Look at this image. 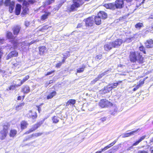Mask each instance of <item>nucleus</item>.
<instances>
[{
	"instance_id": "nucleus-1",
	"label": "nucleus",
	"mask_w": 153,
	"mask_h": 153,
	"mask_svg": "<svg viewBox=\"0 0 153 153\" xmlns=\"http://www.w3.org/2000/svg\"><path fill=\"white\" fill-rule=\"evenodd\" d=\"M129 58L130 61L131 63H135L136 62L139 64H142L144 62V58L140 53H138L137 54L136 52L131 51L130 52Z\"/></svg>"
},
{
	"instance_id": "nucleus-2",
	"label": "nucleus",
	"mask_w": 153,
	"mask_h": 153,
	"mask_svg": "<svg viewBox=\"0 0 153 153\" xmlns=\"http://www.w3.org/2000/svg\"><path fill=\"white\" fill-rule=\"evenodd\" d=\"M90 0H72V3L67 8L69 12L76 11L84 3V1H88Z\"/></svg>"
},
{
	"instance_id": "nucleus-3",
	"label": "nucleus",
	"mask_w": 153,
	"mask_h": 153,
	"mask_svg": "<svg viewBox=\"0 0 153 153\" xmlns=\"http://www.w3.org/2000/svg\"><path fill=\"white\" fill-rule=\"evenodd\" d=\"M10 125L8 123L4 124L2 125V128L0 130V139L4 140L7 137L8 132Z\"/></svg>"
},
{
	"instance_id": "nucleus-4",
	"label": "nucleus",
	"mask_w": 153,
	"mask_h": 153,
	"mask_svg": "<svg viewBox=\"0 0 153 153\" xmlns=\"http://www.w3.org/2000/svg\"><path fill=\"white\" fill-rule=\"evenodd\" d=\"M99 105L101 108H104L112 106L113 104L112 102L106 99H102L100 100Z\"/></svg>"
},
{
	"instance_id": "nucleus-5",
	"label": "nucleus",
	"mask_w": 153,
	"mask_h": 153,
	"mask_svg": "<svg viewBox=\"0 0 153 153\" xmlns=\"http://www.w3.org/2000/svg\"><path fill=\"white\" fill-rule=\"evenodd\" d=\"M4 4L5 6L8 7L9 11L10 13H12L15 7V1H11V0H5Z\"/></svg>"
},
{
	"instance_id": "nucleus-6",
	"label": "nucleus",
	"mask_w": 153,
	"mask_h": 153,
	"mask_svg": "<svg viewBox=\"0 0 153 153\" xmlns=\"http://www.w3.org/2000/svg\"><path fill=\"white\" fill-rule=\"evenodd\" d=\"M111 42L113 48H117L120 46L124 42L122 39L118 38Z\"/></svg>"
},
{
	"instance_id": "nucleus-7",
	"label": "nucleus",
	"mask_w": 153,
	"mask_h": 153,
	"mask_svg": "<svg viewBox=\"0 0 153 153\" xmlns=\"http://www.w3.org/2000/svg\"><path fill=\"white\" fill-rule=\"evenodd\" d=\"M86 27H91L94 25V21L92 17H89L84 20Z\"/></svg>"
},
{
	"instance_id": "nucleus-8",
	"label": "nucleus",
	"mask_w": 153,
	"mask_h": 153,
	"mask_svg": "<svg viewBox=\"0 0 153 153\" xmlns=\"http://www.w3.org/2000/svg\"><path fill=\"white\" fill-rule=\"evenodd\" d=\"M41 125L40 123H36L34 124L32 128H30L28 131H26L25 133L24 134H27L32 132L36 130L38 128H39Z\"/></svg>"
},
{
	"instance_id": "nucleus-9",
	"label": "nucleus",
	"mask_w": 153,
	"mask_h": 153,
	"mask_svg": "<svg viewBox=\"0 0 153 153\" xmlns=\"http://www.w3.org/2000/svg\"><path fill=\"white\" fill-rule=\"evenodd\" d=\"M114 4L116 9H121L124 6V0H116Z\"/></svg>"
},
{
	"instance_id": "nucleus-10",
	"label": "nucleus",
	"mask_w": 153,
	"mask_h": 153,
	"mask_svg": "<svg viewBox=\"0 0 153 153\" xmlns=\"http://www.w3.org/2000/svg\"><path fill=\"white\" fill-rule=\"evenodd\" d=\"M37 116L36 111L32 110H29L28 113L27 114V116L28 118H31L33 120L36 119Z\"/></svg>"
},
{
	"instance_id": "nucleus-11",
	"label": "nucleus",
	"mask_w": 153,
	"mask_h": 153,
	"mask_svg": "<svg viewBox=\"0 0 153 153\" xmlns=\"http://www.w3.org/2000/svg\"><path fill=\"white\" fill-rule=\"evenodd\" d=\"M144 44L146 48H153V39H149L146 40Z\"/></svg>"
},
{
	"instance_id": "nucleus-12",
	"label": "nucleus",
	"mask_w": 153,
	"mask_h": 153,
	"mask_svg": "<svg viewBox=\"0 0 153 153\" xmlns=\"http://www.w3.org/2000/svg\"><path fill=\"white\" fill-rule=\"evenodd\" d=\"M103 6L107 9H108L112 10H114L116 9L114 2L105 3L103 5Z\"/></svg>"
},
{
	"instance_id": "nucleus-13",
	"label": "nucleus",
	"mask_w": 153,
	"mask_h": 153,
	"mask_svg": "<svg viewBox=\"0 0 153 153\" xmlns=\"http://www.w3.org/2000/svg\"><path fill=\"white\" fill-rule=\"evenodd\" d=\"M21 29V27L19 25H16L13 27L12 29L13 35L17 36L19 33Z\"/></svg>"
},
{
	"instance_id": "nucleus-14",
	"label": "nucleus",
	"mask_w": 153,
	"mask_h": 153,
	"mask_svg": "<svg viewBox=\"0 0 153 153\" xmlns=\"http://www.w3.org/2000/svg\"><path fill=\"white\" fill-rule=\"evenodd\" d=\"M18 55V53L16 51L14 50L10 52L7 55L6 59L8 60L13 57H17Z\"/></svg>"
},
{
	"instance_id": "nucleus-15",
	"label": "nucleus",
	"mask_w": 153,
	"mask_h": 153,
	"mask_svg": "<svg viewBox=\"0 0 153 153\" xmlns=\"http://www.w3.org/2000/svg\"><path fill=\"white\" fill-rule=\"evenodd\" d=\"M27 122L25 120H22L21 121L20 123V126L22 130H23L27 127L28 126Z\"/></svg>"
},
{
	"instance_id": "nucleus-16",
	"label": "nucleus",
	"mask_w": 153,
	"mask_h": 153,
	"mask_svg": "<svg viewBox=\"0 0 153 153\" xmlns=\"http://www.w3.org/2000/svg\"><path fill=\"white\" fill-rule=\"evenodd\" d=\"M21 91L24 94H27L30 91V87L27 85H24L22 88Z\"/></svg>"
},
{
	"instance_id": "nucleus-17",
	"label": "nucleus",
	"mask_w": 153,
	"mask_h": 153,
	"mask_svg": "<svg viewBox=\"0 0 153 153\" xmlns=\"http://www.w3.org/2000/svg\"><path fill=\"white\" fill-rule=\"evenodd\" d=\"M104 49L106 51H108L113 48L112 42H111L105 44L104 46Z\"/></svg>"
},
{
	"instance_id": "nucleus-18",
	"label": "nucleus",
	"mask_w": 153,
	"mask_h": 153,
	"mask_svg": "<svg viewBox=\"0 0 153 153\" xmlns=\"http://www.w3.org/2000/svg\"><path fill=\"white\" fill-rule=\"evenodd\" d=\"M44 14H42L41 16L40 19L42 20H45L48 18L49 16L51 14V13L45 11Z\"/></svg>"
},
{
	"instance_id": "nucleus-19",
	"label": "nucleus",
	"mask_w": 153,
	"mask_h": 153,
	"mask_svg": "<svg viewBox=\"0 0 153 153\" xmlns=\"http://www.w3.org/2000/svg\"><path fill=\"white\" fill-rule=\"evenodd\" d=\"M106 71H105L103 73L99 74L96 78L94 79L92 81V83H95L97 81L99 80L100 79H101L103 76H105L106 74Z\"/></svg>"
},
{
	"instance_id": "nucleus-20",
	"label": "nucleus",
	"mask_w": 153,
	"mask_h": 153,
	"mask_svg": "<svg viewBox=\"0 0 153 153\" xmlns=\"http://www.w3.org/2000/svg\"><path fill=\"white\" fill-rule=\"evenodd\" d=\"M94 21L95 24L97 25H100L102 23L101 18L98 15L95 16Z\"/></svg>"
},
{
	"instance_id": "nucleus-21",
	"label": "nucleus",
	"mask_w": 153,
	"mask_h": 153,
	"mask_svg": "<svg viewBox=\"0 0 153 153\" xmlns=\"http://www.w3.org/2000/svg\"><path fill=\"white\" fill-rule=\"evenodd\" d=\"M6 37L9 39L14 40L15 39L14 36L12 33L9 31H7L6 33Z\"/></svg>"
},
{
	"instance_id": "nucleus-22",
	"label": "nucleus",
	"mask_w": 153,
	"mask_h": 153,
	"mask_svg": "<svg viewBox=\"0 0 153 153\" xmlns=\"http://www.w3.org/2000/svg\"><path fill=\"white\" fill-rule=\"evenodd\" d=\"M43 134V132H38L37 133H33L31 134L30 136L28 137L27 139H26L25 140H28L30 139L31 138L34 137H37L40 136H41Z\"/></svg>"
},
{
	"instance_id": "nucleus-23",
	"label": "nucleus",
	"mask_w": 153,
	"mask_h": 153,
	"mask_svg": "<svg viewBox=\"0 0 153 153\" xmlns=\"http://www.w3.org/2000/svg\"><path fill=\"white\" fill-rule=\"evenodd\" d=\"M56 94V92L55 91H53L51 92H50L47 96L46 98L47 100L51 99L54 97L55 96Z\"/></svg>"
},
{
	"instance_id": "nucleus-24",
	"label": "nucleus",
	"mask_w": 153,
	"mask_h": 153,
	"mask_svg": "<svg viewBox=\"0 0 153 153\" xmlns=\"http://www.w3.org/2000/svg\"><path fill=\"white\" fill-rule=\"evenodd\" d=\"M39 54L42 55L44 54L45 53L46 51V48L45 46H42L39 48Z\"/></svg>"
},
{
	"instance_id": "nucleus-25",
	"label": "nucleus",
	"mask_w": 153,
	"mask_h": 153,
	"mask_svg": "<svg viewBox=\"0 0 153 153\" xmlns=\"http://www.w3.org/2000/svg\"><path fill=\"white\" fill-rule=\"evenodd\" d=\"M21 9V5L19 4H17L16 5L15 10V14L18 16L20 14Z\"/></svg>"
},
{
	"instance_id": "nucleus-26",
	"label": "nucleus",
	"mask_w": 153,
	"mask_h": 153,
	"mask_svg": "<svg viewBox=\"0 0 153 153\" xmlns=\"http://www.w3.org/2000/svg\"><path fill=\"white\" fill-rule=\"evenodd\" d=\"M97 15L102 19H105L107 18V14L105 12L100 11L98 13Z\"/></svg>"
},
{
	"instance_id": "nucleus-27",
	"label": "nucleus",
	"mask_w": 153,
	"mask_h": 153,
	"mask_svg": "<svg viewBox=\"0 0 153 153\" xmlns=\"http://www.w3.org/2000/svg\"><path fill=\"white\" fill-rule=\"evenodd\" d=\"M22 9L21 15H22V16H24L26 15L29 12V9L27 7H23Z\"/></svg>"
},
{
	"instance_id": "nucleus-28",
	"label": "nucleus",
	"mask_w": 153,
	"mask_h": 153,
	"mask_svg": "<svg viewBox=\"0 0 153 153\" xmlns=\"http://www.w3.org/2000/svg\"><path fill=\"white\" fill-rule=\"evenodd\" d=\"M30 78V76L29 75L26 76L22 80L20 79H19L18 80L20 81V82L19 84V85L21 86L25 82L28 80Z\"/></svg>"
},
{
	"instance_id": "nucleus-29",
	"label": "nucleus",
	"mask_w": 153,
	"mask_h": 153,
	"mask_svg": "<svg viewBox=\"0 0 153 153\" xmlns=\"http://www.w3.org/2000/svg\"><path fill=\"white\" fill-rule=\"evenodd\" d=\"M17 133V131L14 129H11L9 133V135L10 137H14Z\"/></svg>"
},
{
	"instance_id": "nucleus-30",
	"label": "nucleus",
	"mask_w": 153,
	"mask_h": 153,
	"mask_svg": "<svg viewBox=\"0 0 153 153\" xmlns=\"http://www.w3.org/2000/svg\"><path fill=\"white\" fill-rule=\"evenodd\" d=\"M122 82V81H119L117 82L114 83L112 85L109 87V88H111V90L113 88H116L118 85Z\"/></svg>"
},
{
	"instance_id": "nucleus-31",
	"label": "nucleus",
	"mask_w": 153,
	"mask_h": 153,
	"mask_svg": "<svg viewBox=\"0 0 153 153\" xmlns=\"http://www.w3.org/2000/svg\"><path fill=\"white\" fill-rule=\"evenodd\" d=\"M70 51H67L65 53L63 54V57L62 60L65 62L66 59L70 56Z\"/></svg>"
},
{
	"instance_id": "nucleus-32",
	"label": "nucleus",
	"mask_w": 153,
	"mask_h": 153,
	"mask_svg": "<svg viewBox=\"0 0 153 153\" xmlns=\"http://www.w3.org/2000/svg\"><path fill=\"white\" fill-rule=\"evenodd\" d=\"M25 103L24 102L19 103V105L16 106V110L19 111L25 105Z\"/></svg>"
},
{
	"instance_id": "nucleus-33",
	"label": "nucleus",
	"mask_w": 153,
	"mask_h": 153,
	"mask_svg": "<svg viewBox=\"0 0 153 153\" xmlns=\"http://www.w3.org/2000/svg\"><path fill=\"white\" fill-rule=\"evenodd\" d=\"M20 44H21V46L23 45L24 46H25L26 45L25 44V42H22L21 43H18V42L17 41H15L13 42V45H14V47L15 48H17L18 47V45Z\"/></svg>"
},
{
	"instance_id": "nucleus-34",
	"label": "nucleus",
	"mask_w": 153,
	"mask_h": 153,
	"mask_svg": "<svg viewBox=\"0 0 153 153\" xmlns=\"http://www.w3.org/2000/svg\"><path fill=\"white\" fill-rule=\"evenodd\" d=\"M52 120L53 123L54 124L57 123L59 121V117L54 116L52 117Z\"/></svg>"
},
{
	"instance_id": "nucleus-35",
	"label": "nucleus",
	"mask_w": 153,
	"mask_h": 153,
	"mask_svg": "<svg viewBox=\"0 0 153 153\" xmlns=\"http://www.w3.org/2000/svg\"><path fill=\"white\" fill-rule=\"evenodd\" d=\"M51 26H48V25H45L43 26L41 28L39 29V31L45 32V30H48L49 28H51Z\"/></svg>"
},
{
	"instance_id": "nucleus-36",
	"label": "nucleus",
	"mask_w": 153,
	"mask_h": 153,
	"mask_svg": "<svg viewBox=\"0 0 153 153\" xmlns=\"http://www.w3.org/2000/svg\"><path fill=\"white\" fill-rule=\"evenodd\" d=\"M76 100L74 99H70L66 102V105L68 106L69 105H73L76 103Z\"/></svg>"
},
{
	"instance_id": "nucleus-37",
	"label": "nucleus",
	"mask_w": 153,
	"mask_h": 153,
	"mask_svg": "<svg viewBox=\"0 0 153 153\" xmlns=\"http://www.w3.org/2000/svg\"><path fill=\"white\" fill-rule=\"evenodd\" d=\"M19 84L17 85H10L8 88L7 89V91H10L14 90L16 87H19L20 86L19 85Z\"/></svg>"
},
{
	"instance_id": "nucleus-38",
	"label": "nucleus",
	"mask_w": 153,
	"mask_h": 153,
	"mask_svg": "<svg viewBox=\"0 0 153 153\" xmlns=\"http://www.w3.org/2000/svg\"><path fill=\"white\" fill-rule=\"evenodd\" d=\"M85 68V66L84 65H82L81 68H79L77 70V72L78 73H81L83 72Z\"/></svg>"
},
{
	"instance_id": "nucleus-39",
	"label": "nucleus",
	"mask_w": 153,
	"mask_h": 153,
	"mask_svg": "<svg viewBox=\"0 0 153 153\" xmlns=\"http://www.w3.org/2000/svg\"><path fill=\"white\" fill-rule=\"evenodd\" d=\"M139 49L140 51L142 52L144 54L146 53L145 48L143 45L140 46Z\"/></svg>"
},
{
	"instance_id": "nucleus-40",
	"label": "nucleus",
	"mask_w": 153,
	"mask_h": 153,
	"mask_svg": "<svg viewBox=\"0 0 153 153\" xmlns=\"http://www.w3.org/2000/svg\"><path fill=\"white\" fill-rule=\"evenodd\" d=\"M143 26V24L142 23L139 22L137 23L135 25V27L136 28H140Z\"/></svg>"
},
{
	"instance_id": "nucleus-41",
	"label": "nucleus",
	"mask_w": 153,
	"mask_h": 153,
	"mask_svg": "<svg viewBox=\"0 0 153 153\" xmlns=\"http://www.w3.org/2000/svg\"><path fill=\"white\" fill-rule=\"evenodd\" d=\"M147 78H144L143 80H140L139 82V84L137 85L139 87H141L144 83L145 81L146 80Z\"/></svg>"
},
{
	"instance_id": "nucleus-42",
	"label": "nucleus",
	"mask_w": 153,
	"mask_h": 153,
	"mask_svg": "<svg viewBox=\"0 0 153 153\" xmlns=\"http://www.w3.org/2000/svg\"><path fill=\"white\" fill-rule=\"evenodd\" d=\"M65 62L63 61L62 60L61 62H59L56 63L55 65V67L57 68H60L62 66V65Z\"/></svg>"
},
{
	"instance_id": "nucleus-43",
	"label": "nucleus",
	"mask_w": 153,
	"mask_h": 153,
	"mask_svg": "<svg viewBox=\"0 0 153 153\" xmlns=\"http://www.w3.org/2000/svg\"><path fill=\"white\" fill-rule=\"evenodd\" d=\"M54 2V0H46V4L47 5H49Z\"/></svg>"
},
{
	"instance_id": "nucleus-44",
	"label": "nucleus",
	"mask_w": 153,
	"mask_h": 153,
	"mask_svg": "<svg viewBox=\"0 0 153 153\" xmlns=\"http://www.w3.org/2000/svg\"><path fill=\"white\" fill-rule=\"evenodd\" d=\"M140 130V129L138 128V129H137L134 131H131L129 133L130 134L131 136L134 134L135 133L137 132L138 131V130Z\"/></svg>"
},
{
	"instance_id": "nucleus-45",
	"label": "nucleus",
	"mask_w": 153,
	"mask_h": 153,
	"mask_svg": "<svg viewBox=\"0 0 153 153\" xmlns=\"http://www.w3.org/2000/svg\"><path fill=\"white\" fill-rule=\"evenodd\" d=\"M55 72V71L54 70H52L46 73V74H45V76H47L48 75H50V74H52L54 73Z\"/></svg>"
},
{
	"instance_id": "nucleus-46",
	"label": "nucleus",
	"mask_w": 153,
	"mask_h": 153,
	"mask_svg": "<svg viewBox=\"0 0 153 153\" xmlns=\"http://www.w3.org/2000/svg\"><path fill=\"white\" fill-rule=\"evenodd\" d=\"M102 54H99L96 56L95 59H100L102 58Z\"/></svg>"
},
{
	"instance_id": "nucleus-47",
	"label": "nucleus",
	"mask_w": 153,
	"mask_h": 153,
	"mask_svg": "<svg viewBox=\"0 0 153 153\" xmlns=\"http://www.w3.org/2000/svg\"><path fill=\"white\" fill-rule=\"evenodd\" d=\"M23 2V5L25 6V7H27V6L29 4L28 1H26L24 0Z\"/></svg>"
},
{
	"instance_id": "nucleus-48",
	"label": "nucleus",
	"mask_w": 153,
	"mask_h": 153,
	"mask_svg": "<svg viewBox=\"0 0 153 153\" xmlns=\"http://www.w3.org/2000/svg\"><path fill=\"white\" fill-rule=\"evenodd\" d=\"M131 136L130 134L129 133H125L123 134V137H129L130 136Z\"/></svg>"
},
{
	"instance_id": "nucleus-49",
	"label": "nucleus",
	"mask_w": 153,
	"mask_h": 153,
	"mask_svg": "<svg viewBox=\"0 0 153 153\" xmlns=\"http://www.w3.org/2000/svg\"><path fill=\"white\" fill-rule=\"evenodd\" d=\"M43 104L42 103L39 105L36 106V107L37 108V110L38 111L39 113H40V112L41 110V108L40 107V105H42Z\"/></svg>"
},
{
	"instance_id": "nucleus-50",
	"label": "nucleus",
	"mask_w": 153,
	"mask_h": 153,
	"mask_svg": "<svg viewBox=\"0 0 153 153\" xmlns=\"http://www.w3.org/2000/svg\"><path fill=\"white\" fill-rule=\"evenodd\" d=\"M146 137V136L144 135V136H143L142 137H140V138L138 140L139 141V142H141L144 139H145V138Z\"/></svg>"
},
{
	"instance_id": "nucleus-51",
	"label": "nucleus",
	"mask_w": 153,
	"mask_h": 153,
	"mask_svg": "<svg viewBox=\"0 0 153 153\" xmlns=\"http://www.w3.org/2000/svg\"><path fill=\"white\" fill-rule=\"evenodd\" d=\"M146 137V136L144 135V136H143L142 137H140V138L138 140L139 141V142H141L144 139H145V138Z\"/></svg>"
},
{
	"instance_id": "nucleus-52",
	"label": "nucleus",
	"mask_w": 153,
	"mask_h": 153,
	"mask_svg": "<svg viewBox=\"0 0 153 153\" xmlns=\"http://www.w3.org/2000/svg\"><path fill=\"white\" fill-rule=\"evenodd\" d=\"M146 137V136L144 135V136H143L142 137H140V138L138 140L139 141V142H141L144 139H145V138Z\"/></svg>"
},
{
	"instance_id": "nucleus-53",
	"label": "nucleus",
	"mask_w": 153,
	"mask_h": 153,
	"mask_svg": "<svg viewBox=\"0 0 153 153\" xmlns=\"http://www.w3.org/2000/svg\"><path fill=\"white\" fill-rule=\"evenodd\" d=\"M28 2L29 4H33L35 2V0H28Z\"/></svg>"
},
{
	"instance_id": "nucleus-54",
	"label": "nucleus",
	"mask_w": 153,
	"mask_h": 153,
	"mask_svg": "<svg viewBox=\"0 0 153 153\" xmlns=\"http://www.w3.org/2000/svg\"><path fill=\"white\" fill-rule=\"evenodd\" d=\"M82 24L81 23H79L76 27L77 28H79L82 26Z\"/></svg>"
},
{
	"instance_id": "nucleus-55",
	"label": "nucleus",
	"mask_w": 153,
	"mask_h": 153,
	"mask_svg": "<svg viewBox=\"0 0 153 153\" xmlns=\"http://www.w3.org/2000/svg\"><path fill=\"white\" fill-rule=\"evenodd\" d=\"M137 153H148V152L144 150L139 151H138Z\"/></svg>"
},
{
	"instance_id": "nucleus-56",
	"label": "nucleus",
	"mask_w": 153,
	"mask_h": 153,
	"mask_svg": "<svg viewBox=\"0 0 153 153\" xmlns=\"http://www.w3.org/2000/svg\"><path fill=\"white\" fill-rule=\"evenodd\" d=\"M140 143V142H139V141L138 140L136 141L133 144V146H136V145H138L139 143Z\"/></svg>"
},
{
	"instance_id": "nucleus-57",
	"label": "nucleus",
	"mask_w": 153,
	"mask_h": 153,
	"mask_svg": "<svg viewBox=\"0 0 153 153\" xmlns=\"http://www.w3.org/2000/svg\"><path fill=\"white\" fill-rule=\"evenodd\" d=\"M116 142H117L116 140H114V141H113L111 143H110V144L111 145V146L112 147V146H113V145H114L115 144V143H116Z\"/></svg>"
},
{
	"instance_id": "nucleus-58",
	"label": "nucleus",
	"mask_w": 153,
	"mask_h": 153,
	"mask_svg": "<svg viewBox=\"0 0 153 153\" xmlns=\"http://www.w3.org/2000/svg\"><path fill=\"white\" fill-rule=\"evenodd\" d=\"M140 87L137 85L136 86V87L134 88L133 89V91H136V90L138 89Z\"/></svg>"
},
{
	"instance_id": "nucleus-59",
	"label": "nucleus",
	"mask_w": 153,
	"mask_h": 153,
	"mask_svg": "<svg viewBox=\"0 0 153 153\" xmlns=\"http://www.w3.org/2000/svg\"><path fill=\"white\" fill-rule=\"evenodd\" d=\"M17 100L18 101L22 100V97L20 96H19L17 97Z\"/></svg>"
},
{
	"instance_id": "nucleus-60",
	"label": "nucleus",
	"mask_w": 153,
	"mask_h": 153,
	"mask_svg": "<svg viewBox=\"0 0 153 153\" xmlns=\"http://www.w3.org/2000/svg\"><path fill=\"white\" fill-rule=\"evenodd\" d=\"M106 118L104 117H102V118H101L100 119V120L101 122H103L105 121L106 120Z\"/></svg>"
},
{
	"instance_id": "nucleus-61",
	"label": "nucleus",
	"mask_w": 153,
	"mask_h": 153,
	"mask_svg": "<svg viewBox=\"0 0 153 153\" xmlns=\"http://www.w3.org/2000/svg\"><path fill=\"white\" fill-rule=\"evenodd\" d=\"M148 19H153V13L151 14L150 16L148 18Z\"/></svg>"
},
{
	"instance_id": "nucleus-62",
	"label": "nucleus",
	"mask_w": 153,
	"mask_h": 153,
	"mask_svg": "<svg viewBox=\"0 0 153 153\" xmlns=\"http://www.w3.org/2000/svg\"><path fill=\"white\" fill-rule=\"evenodd\" d=\"M108 149H109L107 146L104 147L102 149V151H104L105 150H107Z\"/></svg>"
},
{
	"instance_id": "nucleus-63",
	"label": "nucleus",
	"mask_w": 153,
	"mask_h": 153,
	"mask_svg": "<svg viewBox=\"0 0 153 153\" xmlns=\"http://www.w3.org/2000/svg\"><path fill=\"white\" fill-rule=\"evenodd\" d=\"M3 3V0H0V7L2 5Z\"/></svg>"
},
{
	"instance_id": "nucleus-64",
	"label": "nucleus",
	"mask_w": 153,
	"mask_h": 153,
	"mask_svg": "<svg viewBox=\"0 0 153 153\" xmlns=\"http://www.w3.org/2000/svg\"><path fill=\"white\" fill-rule=\"evenodd\" d=\"M53 80H51L49 81V84L52 83L53 82Z\"/></svg>"
}]
</instances>
